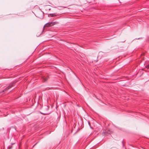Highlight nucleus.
Listing matches in <instances>:
<instances>
[{"mask_svg":"<svg viewBox=\"0 0 149 149\" xmlns=\"http://www.w3.org/2000/svg\"><path fill=\"white\" fill-rule=\"evenodd\" d=\"M52 24H53V25H54L55 24H57L58 23V22H52Z\"/></svg>","mask_w":149,"mask_h":149,"instance_id":"nucleus-5","label":"nucleus"},{"mask_svg":"<svg viewBox=\"0 0 149 149\" xmlns=\"http://www.w3.org/2000/svg\"><path fill=\"white\" fill-rule=\"evenodd\" d=\"M56 14L55 13L50 14L48 15L49 17H53L56 16Z\"/></svg>","mask_w":149,"mask_h":149,"instance_id":"nucleus-3","label":"nucleus"},{"mask_svg":"<svg viewBox=\"0 0 149 149\" xmlns=\"http://www.w3.org/2000/svg\"><path fill=\"white\" fill-rule=\"evenodd\" d=\"M146 68H149V64L148 65L146 66Z\"/></svg>","mask_w":149,"mask_h":149,"instance_id":"nucleus-6","label":"nucleus"},{"mask_svg":"<svg viewBox=\"0 0 149 149\" xmlns=\"http://www.w3.org/2000/svg\"><path fill=\"white\" fill-rule=\"evenodd\" d=\"M13 85V84H9V85L4 90H3V92H5L7 90H8L10 88H11Z\"/></svg>","mask_w":149,"mask_h":149,"instance_id":"nucleus-1","label":"nucleus"},{"mask_svg":"<svg viewBox=\"0 0 149 149\" xmlns=\"http://www.w3.org/2000/svg\"><path fill=\"white\" fill-rule=\"evenodd\" d=\"M53 26V24H52V22H49V23H48L46 24L45 25V26L49 27V26Z\"/></svg>","mask_w":149,"mask_h":149,"instance_id":"nucleus-2","label":"nucleus"},{"mask_svg":"<svg viewBox=\"0 0 149 149\" xmlns=\"http://www.w3.org/2000/svg\"><path fill=\"white\" fill-rule=\"evenodd\" d=\"M48 79V77H43L42 78V81H47Z\"/></svg>","mask_w":149,"mask_h":149,"instance_id":"nucleus-4","label":"nucleus"}]
</instances>
